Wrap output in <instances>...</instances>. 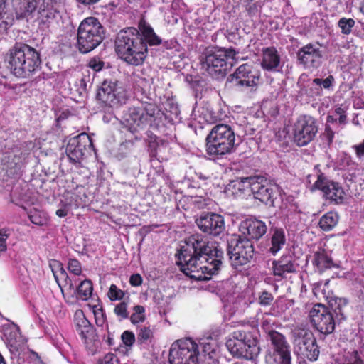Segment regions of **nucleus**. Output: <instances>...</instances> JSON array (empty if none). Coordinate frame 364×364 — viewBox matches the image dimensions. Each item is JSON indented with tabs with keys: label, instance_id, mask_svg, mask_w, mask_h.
Returning <instances> with one entry per match:
<instances>
[{
	"label": "nucleus",
	"instance_id": "obj_18",
	"mask_svg": "<svg viewBox=\"0 0 364 364\" xmlns=\"http://www.w3.org/2000/svg\"><path fill=\"white\" fill-rule=\"evenodd\" d=\"M92 146L93 144L90 136L86 133H81L69 139L65 152L71 162L73 164L80 163L85 152Z\"/></svg>",
	"mask_w": 364,
	"mask_h": 364
},
{
	"label": "nucleus",
	"instance_id": "obj_14",
	"mask_svg": "<svg viewBox=\"0 0 364 364\" xmlns=\"http://www.w3.org/2000/svg\"><path fill=\"white\" fill-rule=\"evenodd\" d=\"M318 131V122L314 117L301 115L294 124V141L299 146H306L314 139Z\"/></svg>",
	"mask_w": 364,
	"mask_h": 364
},
{
	"label": "nucleus",
	"instance_id": "obj_53",
	"mask_svg": "<svg viewBox=\"0 0 364 364\" xmlns=\"http://www.w3.org/2000/svg\"><path fill=\"white\" fill-rule=\"evenodd\" d=\"M119 363L118 358L113 353H107L103 358L100 359L97 364H117Z\"/></svg>",
	"mask_w": 364,
	"mask_h": 364
},
{
	"label": "nucleus",
	"instance_id": "obj_13",
	"mask_svg": "<svg viewBox=\"0 0 364 364\" xmlns=\"http://www.w3.org/2000/svg\"><path fill=\"white\" fill-rule=\"evenodd\" d=\"M292 334L298 354L311 361H316L320 350L312 332L308 328L296 327L293 330Z\"/></svg>",
	"mask_w": 364,
	"mask_h": 364
},
{
	"label": "nucleus",
	"instance_id": "obj_51",
	"mask_svg": "<svg viewBox=\"0 0 364 364\" xmlns=\"http://www.w3.org/2000/svg\"><path fill=\"white\" fill-rule=\"evenodd\" d=\"M9 236V233L8 230L4 228L0 230V252H4L6 251V240Z\"/></svg>",
	"mask_w": 364,
	"mask_h": 364
},
{
	"label": "nucleus",
	"instance_id": "obj_58",
	"mask_svg": "<svg viewBox=\"0 0 364 364\" xmlns=\"http://www.w3.org/2000/svg\"><path fill=\"white\" fill-rule=\"evenodd\" d=\"M348 109V107L345 105H337L335 106L334 112L336 114L339 116H343V114H346V112Z\"/></svg>",
	"mask_w": 364,
	"mask_h": 364
},
{
	"label": "nucleus",
	"instance_id": "obj_15",
	"mask_svg": "<svg viewBox=\"0 0 364 364\" xmlns=\"http://www.w3.org/2000/svg\"><path fill=\"white\" fill-rule=\"evenodd\" d=\"M65 6V0H43L33 18L41 30L48 29Z\"/></svg>",
	"mask_w": 364,
	"mask_h": 364
},
{
	"label": "nucleus",
	"instance_id": "obj_21",
	"mask_svg": "<svg viewBox=\"0 0 364 364\" xmlns=\"http://www.w3.org/2000/svg\"><path fill=\"white\" fill-rule=\"evenodd\" d=\"M120 87L117 80H105L97 90V99L110 107L120 103Z\"/></svg>",
	"mask_w": 364,
	"mask_h": 364
},
{
	"label": "nucleus",
	"instance_id": "obj_32",
	"mask_svg": "<svg viewBox=\"0 0 364 364\" xmlns=\"http://www.w3.org/2000/svg\"><path fill=\"white\" fill-rule=\"evenodd\" d=\"M313 264L316 267L318 272H322L326 269L331 268L333 266V262L327 252L321 249L314 253Z\"/></svg>",
	"mask_w": 364,
	"mask_h": 364
},
{
	"label": "nucleus",
	"instance_id": "obj_63",
	"mask_svg": "<svg viewBox=\"0 0 364 364\" xmlns=\"http://www.w3.org/2000/svg\"><path fill=\"white\" fill-rule=\"evenodd\" d=\"M78 2L83 4H93L99 1L100 0H77Z\"/></svg>",
	"mask_w": 364,
	"mask_h": 364
},
{
	"label": "nucleus",
	"instance_id": "obj_33",
	"mask_svg": "<svg viewBox=\"0 0 364 364\" xmlns=\"http://www.w3.org/2000/svg\"><path fill=\"white\" fill-rule=\"evenodd\" d=\"M338 220V213L330 211L320 218L318 225L323 231H330L337 225Z\"/></svg>",
	"mask_w": 364,
	"mask_h": 364
},
{
	"label": "nucleus",
	"instance_id": "obj_62",
	"mask_svg": "<svg viewBox=\"0 0 364 364\" xmlns=\"http://www.w3.org/2000/svg\"><path fill=\"white\" fill-rule=\"evenodd\" d=\"M337 121L338 122L339 124H342V125L346 124L348 122L347 115L343 114V116H339L338 118L337 119Z\"/></svg>",
	"mask_w": 364,
	"mask_h": 364
},
{
	"label": "nucleus",
	"instance_id": "obj_34",
	"mask_svg": "<svg viewBox=\"0 0 364 364\" xmlns=\"http://www.w3.org/2000/svg\"><path fill=\"white\" fill-rule=\"evenodd\" d=\"M5 336L9 345L16 350L23 346L26 342L17 326L11 328Z\"/></svg>",
	"mask_w": 364,
	"mask_h": 364
},
{
	"label": "nucleus",
	"instance_id": "obj_64",
	"mask_svg": "<svg viewBox=\"0 0 364 364\" xmlns=\"http://www.w3.org/2000/svg\"><path fill=\"white\" fill-rule=\"evenodd\" d=\"M327 123H333L337 122V119H335L333 116L328 115L327 117Z\"/></svg>",
	"mask_w": 364,
	"mask_h": 364
},
{
	"label": "nucleus",
	"instance_id": "obj_28",
	"mask_svg": "<svg viewBox=\"0 0 364 364\" xmlns=\"http://www.w3.org/2000/svg\"><path fill=\"white\" fill-rule=\"evenodd\" d=\"M38 0H24V2L16 9V15L18 19H33L36 16Z\"/></svg>",
	"mask_w": 364,
	"mask_h": 364
},
{
	"label": "nucleus",
	"instance_id": "obj_43",
	"mask_svg": "<svg viewBox=\"0 0 364 364\" xmlns=\"http://www.w3.org/2000/svg\"><path fill=\"white\" fill-rule=\"evenodd\" d=\"M127 306L128 304L125 301H123L115 306L114 312L118 317H119L120 320L125 319L129 317Z\"/></svg>",
	"mask_w": 364,
	"mask_h": 364
},
{
	"label": "nucleus",
	"instance_id": "obj_2",
	"mask_svg": "<svg viewBox=\"0 0 364 364\" xmlns=\"http://www.w3.org/2000/svg\"><path fill=\"white\" fill-rule=\"evenodd\" d=\"M10 72L17 77H28L39 70L41 64L40 54L31 46L16 43L5 58Z\"/></svg>",
	"mask_w": 364,
	"mask_h": 364
},
{
	"label": "nucleus",
	"instance_id": "obj_55",
	"mask_svg": "<svg viewBox=\"0 0 364 364\" xmlns=\"http://www.w3.org/2000/svg\"><path fill=\"white\" fill-rule=\"evenodd\" d=\"M323 136L327 140L329 144L332 142L333 139L334 137V132L332 130L330 126H326Z\"/></svg>",
	"mask_w": 364,
	"mask_h": 364
},
{
	"label": "nucleus",
	"instance_id": "obj_52",
	"mask_svg": "<svg viewBox=\"0 0 364 364\" xmlns=\"http://www.w3.org/2000/svg\"><path fill=\"white\" fill-rule=\"evenodd\" d=\"M274 299L273 295L268 291H263L259 297V303L262 306H269Z\"/></svg>",
	"mask_w": 364,
	"mask_h": 364
},
{
	"label": "nucleus",
	"instance_id": "obj_30",
	"mask_svg": "<svg viewBox=\"0 0 364 364\" xmlns=\"http://www.w3.org/2000/svg\"><path fill=\"white\" fill-rule=\"evenodd\" d=\"M140 36L143 38V42H145L150 46H159L162 43L161 38L154 32L153 28L148 23L143 22L139 26Z\"/></svg>",
	"mask_w": 364,
	"mask_h": 364
},
{
	"label": "nucleus",
	"instance_id": "obj_45",
	"mask_svg": "<svg viewBox=\"0 0 364 364\" xmlns=\"http://www.w3.org/2000/svg\"><path fill=\"white\" fill-rule=\"evenodd\" d=\"M30 220L35 225L42 226L47 223V218L46 215L38 211L35 210L29 214Z\"/></svg>",
	"mask_w": 364,
	"mask_h": 364
},
{
	"label": "nucleus",
	"instance_id": "obj_5",
	"mask_svg": "<svg viewBox=\"0 0 364 364\" xmlns=\"http://www.w3.org/2000/svg\"><path fill=\"white\" fill-rule=\"evenodd\" d=\"M165 118L164 113L154 102H142L139 106L129 107L124 115V124L132 133L147 126L157 129Z\"/></svg>",
	"mask_w": 364,
	"mask_h": 364
},
{
	"label": "nucleus",
	"instance_id": "obj_9",
	"mask_svg": "<svg viewBox=\"0 0 364 364\" xmlns=\"http://www.w3.org/2000/svg\"><path fill=\"white\" fill-rule=\"evenodd\" d=\"M238 189L250 188L254 198L266 205L275 207L278 205L280 190L277 186L262 183V178L258 176L242 177L233 182Z\"/></svg>",
	"mask_w": 364,
	"mask_h": 364
},
{
	"label": "nucleus",
	"instance_id": "obj_46",
	"mask_svg": "<svg viewBox=\"0 0 364 364\" xmlns=\"http://www.w3.org/2000/svg\"><path fill=\"white\" fill-rule=\"evenodd\" d=\"M124 293L119 289L115 284H112L109 287L108 296L110 300H120L123 298Z\"/></svg>",
	"mask_w": 364,
	"mask_h": 364
},
{
	"label": "nucleus",
	"instance_id": "obj_20",
	"mask_svg": "<svg viewBox=\"0 0 364 364\" xmlns=\"http://www.w3.org/2000/svg\"><path fill=\"white\" fill-rule=\"evenodd\" d=\"M196 223L203 232L213 236H218L225 229L224 218L214 213H203L196 220Z\"/></svg>",
	"mask_w": 364,
	"mask_h": 364
},
{
	"label": "nucleus",
	"instance_id": "obj_26",
	"mask_svg": "<svg viewBox=\"0 0 364 364\" xmlns=\"http://www.w3.org/2000/svg\"><path fill=\"white\" fill-rule=\"evenodd\" d=\"M270 247L269 252L277 255L285 245L287 239L285 232L282 228H272L269 231Z\"/></svg>",
	"mask_w": 364,
	"mask_h": 364
},
{
	"label": "nucleus",
	"instance_id": "obj_50",
	"mask_svg": "<svg viewBox=\"0 0 364 364\" xmlns=\"http://www.w3.org/2000/svg\"><path fill=\"white\" fill-rule=\"evenodd\" d=\"M121 338L123 343L128 347L132 346L135 342V336L134 333L129 331L123 332Z\"/></svg>",
	"mask_w": 364,
	"mask_h": 364
},
{
	"label": "nucleus",
	"instance_id": "obj_38",
	"mask_svg": "<svg viewBox=\"0 0 364 364\" xmlns=\"http://www.w3.org/2000/svg\"><path fill=\"white\" fill-rule=\"evenodd\" d=\"M341 364H364L358 351L346 352L343 356Z\"/></svg>",
	"mask_w": 364,
	"mask_h": 364
},
{
	"label": "nucleus",
	"instance_id": "obj_29",
	"mask_svg": "<svg viewBox=\"0 0 364 364\" xmlns=\"http://www.w3.org/2000/svg\"><path fill=\"white\" fill-rule=\"evenodd\" d=\"M76 331L85 341L92 335L93 327L86 318L82 311L77 312L75 315Z\"/></svg>",
	"mask_w": 364,
	"mask_h": 364
},
{
	"label": "nucleus",
	"instance_id": "obj_11",
	"mask_svg": "<svg viewBox=\"0 0 364 364\" xmlns=\"http://www.w3.org/2000/svg\"><path fill=\"white\" fill-rule=\"evenodd\" d=\"M200 355L197 343L190 338L178 340L170 348V364H198Z\"/></svg>",
	"mask_w": 364,
	"mask_h": 364
},
{
	"label": "nucleus",
	"instance_id": "obj_49",
	"mask_svg": "<svg viewBox=\"0 0 364 364\" xmlns=\"http://www.w3.org/2000/svg\"><path fill=\"white\" fill-rule=\"evenodd\" d=\"M68 269L70 272L74 274L75 276H78L82 273V268L80 263L75 259H70L68 262Z\"/></svg>",
	"mask_w": 364,
	"mask_h": 364
},
{
	"label": "nucleus",
	"instance_id": "obj_56",
	"mask_svg": "<svg viewBox=\"0 0 364 364\" xmlns=\"http://www.w3.org/2000/svg\"><path fill=\"white\" fill-rule=\"evenodd\" d=\"M129 282L132 286L138 287L142 283V277L139 274H134L130 277Z\"/></svg>",
	"mask_w": 364,
	"mask_h": 364
},
{
	"label": "nucleus",
	"instance_id": "obj_12",
	"mask_svg": "<svg viewBox=\"0 0 364 364\" xmlns=\"http://www.w3.org/2000/svg\"><path fill=\"white\" fill-rule=\"evenodd\" d=\"M271 345L265 355L266 364H286L291 361L290 346L285 336L276 331H269Z\"/></svg>",
	"mask_w": 364,
	"mask_h": 364
},
{
	"label": "nucleus",
	"instance_id": "obj_22",
	"mask_svg": "<svg viewBox=\"0 0 364 364\" xmlns=\"http://www.w3.org/2000/svg\"><path fill=\"white\" fill-rule=\"evenodd\" d=\"M52 272L59 287L63 294L64 289L70 294H76V289L78 286L77 276L69 277L63 268L62 264L58 261H53L50 264Z\"/></svg>",
	"mask_w": 364,
	"mask_h": 364
},
{
	"label": "nucleus",
	"instance_id": "obj_57",
	"mask_svg": "<svg viewBox=\"0 0 364 364\" xmlns=\"http://www.w3.org/2000/svg\"><path fill=\"white\" fill-rule=\"evenodd\" d=\"M353 149L355 150L356 156L358 158H362L364 156V140L359 144L353 146Z\"/></svg>",
	"mask_w": 364,
	"mask_h": 364
},
{
	"label": "nucleus",
	"instance_id": "obj_41",
	"mask_svg": "<svg viewBox=\"0 0 364 364\" xmlns=\"http://www.w3.org/2000/svg\"><path fill=\"white\" fill-rule=\"evenodd\" d=\"M87 82H89V76H85L84 74L77 79L75 87L79 95H84L87 92Z\"/></svg>",
	"mask_w": 364,
	"mask_h": 364
},
{
	"label": "nucleus",
	"instance_id": "obj_25",
	"mask_svg": "<svg viewBox=\"0 0 364 364\" xmlns=\"http://www.w3.org/2000/svg\"><path fill=\"white\" fill-rule=\"evenodd\" d=\"M245 331H235L232 332L229 338L226 341V347L228 351L236 358H245L244 350L242 346V339H245Z\"/></svg>",
	"mask_w": 364,
	"mask_h": 364
},
{
	"label": "nucleus",
	"instance_id": "obj_3",
	"mask_svg": "<svg viewBox=\"0 0 364 364\" xmlns=\"http://www.w3.org/2000/svg\"><path fill=\"white\" fill-rule=\"evenodd\" d=\"M142 38L135 28L121 31L115 40V50L120 59L131 65H142L148 53L146 43Z\"/></svg>",
	"mask_w": 364,
	"mask_h": 364
},
{
	"label": "nucleus",
	"instance_id": "obj_4",
	"mask_svg": "<svg viewBox=\"0 0 364 364\" xmlns=\"http://www.w3.org/2000/svg\"><path fill=\"white\" fill-rule=\"evenodd\" d=\"M328 304L330 310L318 304L310 311L311 323L318 331L324 335L334 331L336 321L345 320L348 309V301L344 298H331Z\"/></svg>",
	"mask_w": 364,
	"mask_h": 364
},
{
	"label": "nucleus",
	"instance_id": "obj_31",
	"mask_svg": "<svg viewBox=\"0 0 364 364\" xmlns=\"http://www.w3.org/2000/svg\"><path fill=\"white\" fill-rule=\"evenodd\" d=\"M245 349L244 350L245 359L254 360L260 353V347L257 338L250 332L245 331Z\"/></svg>",
	"mask_w": 364,
	"mask_h": 364
},
{
	"label": "nucleus",
	"instance_id": "obj_7",
	"mask_svg": "<svg viewBox=\"0 0 364 364\" xmlns=\"http://www.w3.org/2000/svg\"><path fill=\"white\" fill-rule=\"evenodd\" d=\"M206 151L210 156H223L235 150V134L226 124L215 125L206 137Z\"/></svg>",
	"mask_w": 364,
	"mask_h": 364
},
{
	"label": "nucleus",
	"instance_id": "obj_8",
	"mask_svg": "<svg viewBox=\"0 0 364 364\" xmlns=\"http://www.w3.org/2000/svg\"><path fill=\"white\" fill-rule=\"evenodd\" d=\"M105 37V29L95 17L85 18L80 24L77 33V48L86 54L95 49Z\"/></svg>",
	"mask_w": 364,
	"mask_h": 364
},
{
	"label": "nucleus",
	"instance_id": "obj_54",
	"mask_svg": "<svg viewBox=\"0 0 364 364\" xmlns=\"http://www.w3.org/2000/svg\"><path fill=\"white\" fill-rule=\"evenodd\" d=\"M152 336V331L149 327H143L140 329L138 334V339L141 341H145Z\"/></svg>",
	"mask_w": 364,
	"mask_h": 364
},
{
	"label": "nucleus",
	"instance_id": "obj_37",
	"mask_svg": "<svg viewBox=\"0 0 364 364\" xmlns=\"http://www.w3.org/2000/svg\"><path fill=\"white\" fill-rule=\"evenodd\" d=\"M198 348H202V352L210 356V354L215 352V343L210 337L201 338L199 339Z\"/></svg>",
	"mask_w": 364,
	"mask_h": 364
},
{
	"label": "nucleus",
	"instance_id": "obj_60",
	"mask_svg": "<svg viewBox=\"0 0 364 364\" xmlns=\"http://www.w3.org/2000/svg\"><path fill=\"white\" fill-rule=\"evenodd\" d=\"M68 213V208L65 205L56 211V215L60 218L66 216Z\"/></svg>",
	"mask_w": 364,
	"mask_h": 364
},
{
	"label": "nucleus",
	"instance_id": "obj_6",
	"mask_svg": "<svg viewBox=\"0 0 364 364\" xmlns=\"http://www.w3.org/2000/svg\"><path fill=\"white\" fill-rule=\"evenodd\" d=\"M236 53L233 48H208L200 56L202 68L213 78H223L229 69L228 60L233 59Z\"/></svg>",
	"mask_w": 364,
	"mask_h": 364
},
{
	"label": "nucleus",
	"instance_id": "obj_27",
	"mask_svg": "<svg viewBox=\"0 0 364 364\" xmlns=\"http://www.w3.org/2000/svg\"><path fill=\"white\" fill-rule=\"evenodd\" d=\"M280 63V56L277 49L269 47L262 50V68L268 71H274Z\"/></svg>",
	"mask_w": 364,
	"mask_h": 364
},
{
	"label": "nucleus",
	"instance_id": "obj_10",
	"mask_svg": "<svg viewBox=\"0 0 364 364\" xmlns=\"http://www.w3.org/2000/svg\"><path fill=\"white\" fill-rule=\"evenodd\" d=\"M227 252L232 264L237 267L252 259L255 248L250 240L242 235H232L228 239Z\"/></svg>",
	"mask_w": 364,
	"mask_h": 364
},
{
	"label": "nucleus",
	"instance_id": "obj_42",
	"mask_svg": "<svg viewBox=\"0 0 364 364\" xmlns=\"http://www.w3.org/2000/svg\"><path fill=\"white\" fill-rule=\"evenodd\" d=\"M4 5V3H3ZM9 16L6 13L2 11V3L0 4V39L7 33L9 28V23L8 22Z\"/></svg>",
	"mask_w": 364,
	"mask_h": 364
},
{
	"label": "nucleus",
	"instance_id": "obj_39",
	"mask_svg": "<svg viewBox=\"0 0 364 364\" xmlns=\"http://www.w3.org/2000/svg\"><path fill=\"white\" fill-rule=\"evenodd\" d=\"M355 24L353 18H341L338 22V26L341 30V33L345 35H349L352 32V28Z\"/></svg>",
	"mask_w": 364,
	"mask_h": 364
},
{
	"label": "nucleus",
	"instance_id": "obj_17",
	"mask_svg": "<svg viewBox=\"0 0 364 364\" xmlns=\"http://www.w3.org/2000/svg\"><path fill=\"white\" fill-rule=\"evenodd\" d=\"M311 189L321 190L326 199L334 204H341L343 202L345 192L343 187L338 183L329 180L322 173L317 176V179Z\"/></svg>",
	"mask_w": 364,
	"mask_h": 364
},
{
	"label": "nucleus",
	"instance_id": "obj_23",
	"mask_svg": "<svg viewBox=\"0 0 364 364\" xmlns=\"http://www.w3.org/2000/svg\"><path fill=\"white\" fill-rule=\"evenodd\" d=\"M267 230V227L264 222L256 218H248L240 223V231L242 236L249 240H258Z\"/></svg>",
	"mask_w": 364,
	"mask_h": 364
},
{
	"label": "nucleus",
	"instance_id": "obj_40",
	"mask_svg": "<svg viewBox=\"0 0 364 364\" xmlns=\"http://www.w3.org/2000/svg\"><path fill=\"white\" fill-rule=\"evenodd\" d=\"M134 313L130 316V321L133 324L143 322L145 320L144 307L136 305L133 308Z\"/></svg>",
	"mask_w": 364,
	"mask_h": 364
},
{
	"label": "nucleus",
	"instance_id": "obj_35",
	"mask_svg": "<svg viewBox=\"0 0 364 364\" xmlns=\"http://www.w3.org/2000/svg\"><path fill=\"white\" fill-rule=\"evenodd\" d=\"M93 290L92 283L90 280L85 279L81 281L77 287L76 293L82 300H87L92 295Z\"/></svg>",
	"mask_w": 364,
	"mask_h": 364
},
{
	"label": "nucleus",
	"instance_id": "obj_36",
	"mask_svg": "<svg viewBox=\"0 0 364 364\" xmlns=\"http://www.w3.org/2000/svg\"><path fill=\"white\" fill-rule=\"evenodd\" d=\"M312 83L320 87V89L317 90V94L321 95L322 88L328 91H333L335 85V78L333 75H330L325 79L314 78Z\"/></svg>",
	"mask_w": 364,
	"mask_h": 364
},
{
	"label": "nucleus",
	"instance_id": "obj_59",
	"mask_svg": "<svg viewBox=\"0 0 364 364\" xmlns=\"http://www.w3.org/2000/svg\"><path fill=\"white\" fill-rule=\"evenodd\" d=\"M363 122H364V119L360 117V114H355L352 120V123L354 125L359 127H361L363 126Z\"/></svg>",
	"mask_w": 364,
	"mask_h": 364
},
{
	"label": "nucleus",
	"instance_id": "obj_19",
	"mask_svg": "<svg viewBox=\"0 0 364 364\" xmlns=\"http://www.w3.org/2000/svg\"><path fill=\"white\" fill-rule=\"evenodd\" d=\"M297 60L306 69L317 68L322 62L323 51L318 43H309L296 53Z\"/></svg>",
	"mask_w": 364,
	"mask_h": 364
},
{
	"label": "nucleus",
	"instance_id": "obj_44",
	"mask_svg": "<svg viewBox=\"0 0 364 364\" xmlns=\"http://www.w3.org/2000/svg\"><path fill=\"white\" fill-rule=\"evenodd\" d=\"M93 314L97 326H102L106 322V316L102 308L100 306L95 305L93 306Z\"/></svg>",
	"mask_w": 364,
	"mask_h": 364
},
{
	"label": "nucleus",
	"instance_id": "obj_16",
	"mask_svg": "<svg viewBox=\"0 0 364 364\" xmlns=\"http://www.w3.org/2000/svg\"><path fill=\"white\" fill-rule=\"evenodd\" d=\"M259 79V75L257 71L253 70L250 65L243 64L228 77L227 81L233 87L244 90L246 88L255 87Z\"/></svg>",
	"mask_w": 364,
	"mask_h": 364
},
{
	"label": "nucleus",
	"instance_id": "obj_61",
	"mask_svg": "<svg viewBox=\"0 0 364 364\" xmlns=\"http://www.w3.org/2000/svg\"><path fill=\"white\" fill-rule=\"evenodd\" d=\"M269 325L270 322L267 319L264 320L261 325L262 328L267 333V339H269V331H272L270 329Z\"/></svg>",
	"mask_w": 364,
	"mask_h": 364
},
{
	"label": "nucleus",
	"instance_id": "obj_47",
	"mask_svg": "<svg viewBox=\"0 0 364 364\" xmlns=\"http://www.w3.org/2000/svg\"><path fill=\"white\" fill-rule=\"evenodd\" d=\"M88 66L95 72L102 70L105 66V62L99 57L92 58L88 62Z\"/></svg>",
	"mask_w": 364,
	"mask_h": 364
},
{
	"label": "nucleus",
	"instance_id": "obj_1",
	"mask_svg": "<svg viewBox=\"0 0 364 364\" xmlns=\"http://www.w3.org/2000/svg\"><path fill=\"white\" fill-rule=\"evenodd\" d=\"M181 270L198 281L210 279L223 266V252L210 245L207 238L194 234L186 238L176 254Z\"/></svg>",
	"mask_w": 364,
	"mask_h": 364
},
{
	"label": "nucleus",
	"instance_id": "obj_48",
	"mask_svg": "<svg viewBox=\"0 0 364 364\" xmlns=\"http://www.w3.org/2000/svg\"><path fill=\"white\" fill-rule=\"evenodd\" d=\"M340 166L343 168H348L349 170H354L355 168L356 164L352 160L350 156H349L348 154H344L341 158Z\"/></svg>",
	"mask_w": 364,
	"mask_h": 364
},
{
	"label": "nucleus",
	"instance_id": "obj_24",
	"mask_svg": "<svg viewBox=\"0 0 364 364\" xmlns=\"http://www.w3.org/2000/svg\"><path fill=\"white\" fill-rule=\"evenodd\" d=\"M298 267L291 255H284L279 259L272 262V272L280 279L286 278L287 274L296 272Z\"/></svg>",
	"mask_w": 364,
	"mask_h": 364
}]
</instances>
